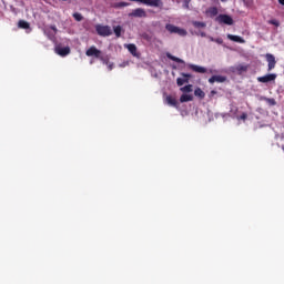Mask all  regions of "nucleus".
I'll use <instances>...</instances> for the list:
<instances>
[{"instance_id": "obj_1", "label": "nucleus", "mask_w": 284, "mask_h": 284, "mask_svg": "<svg viewBox=\"0 0 284 284\" xmlns=\"http://www.w3.org/2000/svg\"><path fill=\"white\" fill-rule=\"evenodd\" d=\"M165 30L170 32V34H179L180 37H185L187 34V31L185 29H181L174 24L168 23L165 26Z\"/></svg>"}, {"instance_id": "obj_2", "label": "nucleus", "mask_w": 284, "mask_h": 284, "mask_svg": "<svg viewBox=\"0 0 284 284\" xmlns=\"http://www.w3.org/2000/svg\"><path fill=\"white\" fill-rule=\"evenodd\" d=\"M95 31L99 37H111L112 34V28H110V26L97 24Z\"/></svg>"}, {"instance_id": "obj_3", "label": "nucleus", "mask_w": 284, "mask_h": 284, "mask_svg": "<svg viewBox=\"0 0 284 284\" xmlns=\"http://www.w3.org/2000/svg\"><path fill=\"white\" fill-rule=\"evenodd\" d=\"M216 22L224 23V26H234V19H232V17L227 14H220L216 18Z\"/></svg>"}, {"instance_id": "obj_4", "label": "nucleus", "mask_w": 284, "mask_h": 284, "mask_svg": "<svg viewBox=\"0 0 284 284\" xmlns=\"http://www.w3.org/2000/svg\"><path fill=\"white\" fill-rule=\"evenodd\" d=\"M87 57H95V59H100L103 61V57L101 55V50L97 49V47L92 45L85 51Z\"/></svg>"}, {"instance_id": "obj_5", "label": "nucleus", "mask_w": 284, "mask_h": 284, "mask_svg": "<svg viewBox=\"0 0 284 284\" xmlns=\"http://www.w3.org/2000/svg\"><path fill=\"white\" fill-rule=\"evenodd\" d=\"M143 6H149V8H160L163 9V0H142Z\"/></svg>"}, {"instance_id": "obj_6", "label": "nucleus", "mask_w": 284, "mask_h": 284, "mask_svg": "<svg viewBox=\"0 0 284 284\" xmlns=\"http://www.w3.org/2000/svg\"><path fill=\"white\" fill-rule=\"evenodd\" d=\"M129 16L135 17L138 19H143V18L148 17V13L145 12V9L138 8V9H134Z\"/></svg>"}, {"instance_id": "obj_7", "label": "nucleus", "mask_w": 284, "mask_h": 284, "mask_svg": "<svg viewBox=\"0 0 284 284\" xmlns=\"http://www.w3.org/2000/svg\"><path fill=\"white\" fill-rule=\"evenodd\" d=\"M258 83H270L271 81H276V73H270L264 77L257 78Z\"/></svg>"}, {"instance_id": "obj_8", "label": "nucleus", "mask_w": 284, "mask_h": 284, "mask_svg": "<svg viewBox=\"0 0 284 284\" xmlns=\"http://www.w3.org/2000/svg\"><path fill=\"white\" fill-rule=\"evenodd\" d=\"M266 61L268 63V72L276 68V58L272 53L266 54Z\"/></svg>"}, {"instance_id": "obj_9", "label": "nucleus", "mask_w": 284, "mask_h": 284, "mask_svg": "<svg viewBox=\"0 0 284 284\" xmlns=\"http://www.w3.org/2000/svg\"><path fill=\"white\" fill-rule=\"evenodd\" d=\"M182 77L184 78H178L176 79V83L181 88V85H183L184 83H189L190 79H192V74L190 73H182Z\"/></svg>"}, {"instance_id": "obj_10", "label": "nucleus", "mask_w": 284, "mask_h": 284, "mask_svg": "<svg viewBox=\"0 0 284 284\" xmlns=\"http://www.w3.org/2000/svg\"><path fill=\"white\" fill-rule=\"evenodd\" d=\"M225 81H227V78L223 75H212L209 79V83H225Z\"/></svg>"}, {"instance_id": "obj_11", "label": "nucleus", "mask_w": 284, "mask_h": 284, "mask_svg": "<svg viewBox=\"0 0 284 284\" xmlns=\"http://www.w3.org/2000/svg\"><path fill=\"white\" fill-rule=\"evenodd\" d=\"M189 68L193 72H197V74H205V72H207V69H205V67H199L196 64H190Z\"/></svg>"}, {"instance_id": "obj_12", "label": "nucleus", "mask_w": 284, "mask_h": 284, "mask_svg": "<svg viewBox=\"0 0 284 284\" xmlns=\"http://www.w3.org/2000/svg\"><path fill=\"white\" fill-rule=\"evenodd\" d=\"M55 52L60 57H68V54H70V47H64V48L57 47Z\"/></svg>"}, {"instance_id": "obj_13", "label": "nucleus", "mask_w": 284, "mask_h": 284, "mask_svg": "<svg viewBox=\"0 0 284 284\" xmlns=\"http://www.w3.org/2000/svg\"><path fill=\"white\" fill-rule=\"evenodd\" d=\"M227 39H230V41H234L235 43H245V39L240 36L227 34Z\"/></svg>"}, {"instance_id": "obj_14", "label": "nucleus", "mask_w": 284, "mask_h": 284, "mask_svg": "<svg viewBox=\"0 0 284 284\" xmlns=\"http://www.w3.org/2000/svg\"><path fill=\"white\" fill-rule=\"evenodd\" d=\"M168 105H172V108H179V102L172 95H168L165 99Z\"/></svg>"}, {"instance_id": "obj_15", "label": "nucleus", "mask_w": 284, "mask_h": 284, "mask_svg": "<svg viewBox=\"0 0 284 284\" xmlns=\"http://www.w3.org/2000/svg\"><path fill=\"white\" fill-rule=\"evenodd\" d=\"M250 65L247 64H237L235 67V71L239 72L240 74H243V72H247Z\"/></svg>"}, {"instance_id": "obj_16", "label": "nucleus", "mask_w": 284, "mask_h": 284, "mask_svg": "<svg viewBox=\"0 0 284 284\" xmlns=\"http://www.w3.org/2000/svg\"><path fill=\"white\" fill-rule=\"evenodd\" d=\"M194 97L190 95V94H182L180 97V103H187L190 101H193Z\"/></svg>"}, {"instance_id": "obj_17", "label": "nucleus", "mask_w": 284, "mask_h": 284, "mask_svg": "<svg viewBox=\"0 0 284 284\" xmlns=\"http://www.w3.org/2000/svg\"><path fill=\"white\" fill-rule=\"evenodd\" d=\"M126 50H129V52L133 55L136 57V44H126L125 45Z\"/></svg>"}, {"instance_id": "obj_18", "label": "nucleus", "mask_w": 284, "mask_h": 284, "mask_svg": "<svg viewBox=\"0 0 284 284\" xmlns=\"http://www.w3.org/2000/svg\"><path fill=\"white\" fill-rule=\"evenodd\" d=\"M18 28H21L22 30H29L30 23L26 20H20L18 22Z\"/></svg>"}, {"instance_id": "obj_19", "label": "nucleus", "mask_w": 284, "mask_h": 284, "mask_svg": "<svg viewBox=\"0 0 284 284\" xmlns=\"http://www.w3.org/2000/svg\"><path fill=\"white\" fill-rule=\"evenodd\" d=\"M168 59H170L171 61H175V63H185V61H183L182 59L172 55L171 53H166Z\"/></svg>"}, {"instance_id": "obj_20", "label": "nucleus", "mask_w": 284, "mask_h": 284, "mask_svg": "<svg viewBox=\"0 0 284 284\" xmlns=\"http://www.w3.org/2000/svg\"><path fill=\"white\" fill-rule=\"evenodd\" d=\"M194 94H195L196 97H199V99H205V92H203V90H202L201 88H196V89L194 90Z\"/></svg>"}, {"instance_id": "obj_21", "label": "nucleus", "mask_w": 284, "mask_h": 284, "mask_svg": "<svg viewBox=\"0 0 284 284\" xmlns=\"http://www.w3.org/2000/svg\"><path fill=\"white\" fill-rule=\"evenodd\" d=\"M113 32L115 37L119 39L121 37V32H123V28L121 26L113 27Z\"/></svg>"}, {"instance_id": "obj_22", "label": "nucleus", "mask_w": 284, "mask_h": 284, "mask_svg": "<svg viewBox=\"0 0 284 284\" xmlns=\"http://www.w3.org/2000/svg\"><path fill=\"white\" fill-rule=\"evenodd\" d=\"M209 14H211V17H216V14H219V9L216 7H211L207 10Z\"/></svg>"}, {"instance_id": "obj_23", "label": "nucleus", "mask_w": 284, "mask_h": 284, "mask_svg": "<svg viewBox=\"0 0 284 284\" xmlns=\"http://www.w3.org/2000/svg\"><path fill=\"white\" fill-rule=\"evenodd\" d=\"M230 113L232 114L233 119H235L236 116H239V115H236V114H239V106H233V108H231Z\"/></svg>"}, {"instance_id": "obj_24", "label": "nucleus", "mask_w": 284, "mask_h": 284, "mask_svg": "<svg viewBox=\"0 0 284 284\" xmlns=\"http://www.w3.org/2000/svg\"><path fill=\"white\" fill-rule=\"evenodd\" d=\"M180 90H181V92H192V84L182 87Z\"/></svg>"}, {"instance_id": "obj_25", "label": "nucleus", "mask_w": 284, "mask_h": 284, "mask_svg": "<svg viewBox=\"0 0 284 284\" xmlns=\"http://www.w3.org/2000/svg\"><path fill=\"white\" fill-rule=\"evenodd\" d=\"M193 26L194 28H205V22L194 21Z\"/></svg>"}, {"instance_id": "obj_26", "label": "nucleus", "mask_w": 284, "mask_h": 284, "mask_svg": "<svg viewBox=\"0 0 284 284\" xmlns=\"http://www.w3.org/2000/svg\"><path fill=\"white\" fill-rule=\"evenodd\" d=\"M270 26H275V28H278V26H281V22H278V20L276 19H272L268 21Z\"/></svg>"}, {"instance_id": "obj_27", "label": "nucleus", "mask_w": 284, "mask_h": 284, "mask_svg": "<svg viewBox=\"0 0 284 284\" xmlns=\"http://www.w3.org/2000/svg\"><path fill=\"white\" fill-rule=\"evenodd\" d=\"M73 19H75V21H81L83 19V16L79 12L73 13Z\"/></svg>"}, {"instance_id": "obj_28", "label": "nucleus", "mask_w": 284, "mask_h": 284, "mask_svg": "<svg viewBox=\"0 0 284 284\" xmlns=\"http://www.w3.org/2000/svg\"><path fill=\"white\" fill-rule=\"evenodd\" d=\"M237 121H247V113H242L241 116H236Z\"/></svg>"}, {"instance_id": "obj_29", "label": "nucleus", "mask_w": 284, "mask_h": 284, "mask_svg": "<svg viewBox=\"0 0 284 284\" xmlns=\"http://www.w3.org/2000/svg\"><path fill=\"white\" fill-rule=\"evenodd\" d=\"M266 101L270 105H276V100L274 99H267Z\"/></svg>"}, {"instance_id": "obj_30", "label": "nucleus", "mask_w": 284, "mask_h": 284, "mask_svg": "<svg viewBox=\"0 0 284 284\" xmlns=\"http://www.w3.org/2000/svg\"><path fill=\"white\" fill-rule=\"evenodd\" d=\"M211 41H215V43H223V39L221 38H217V39H214V38H211Z\"/></svg>"}, {"instance_id": "obj_31", "label": "nucleus", "mask_w": 284, "mask_h": 284, "mask_svg": "<svg viewBox=\"0 0 284 284\" xmlns=\"http://www.w3.org/2000/svg\"><path fill=\"white\" fill-rule=\"evenodd\" d=\"M50 28H51V30H53L54 33L57 34V32H58L57 26H51Z\"/></svg>"}, {"instance_id": "obj_32", "label": "nucleus", "mask_w": 284, "mask_h": 284, "mask_svg": "<svg viewBox=\"0 0 284 284\" xmlns=\"http://www.w3.org/2000/svg\"><path fill=\"white\" fill-rule=\"evenodd\" d=\"M125 6H128L126 2H120V8H125Z\"/></svg>"}, {"instance_id": "obj_33", "label": "nucleus", "mask_w": 284, "mask_h": 284, "mask_svg": "<svg viewBox=\"0 0 284 284\" xmlns=\"http://www.w3.org/2000/svg\"><path fill=\"white\" fill-rule=\"evenodd\" d=\"M278 3H280L281 6H284V0H278Z\"/></svg>"}, {"instance_id": "obj_34", "label": "nucleus", "mask_w": 284, "mask_h": 284, "mask_svg": "<svg viewBox=\"0 0 284 284\" xmlns=\"http://www.w3.org/2000/svg\"><path fill=\"white\" fill-rule=\"evenodd\" d=\"M185 8H190V3L189 2L185 3Z\"/></svg>"}, {"instance_id": "obj_35", "label": "nucleus", "mask_w": 284, "mask_h": 284, "mask_svg": "<svg viewBox=\"0 0 284 284\" xmlns=\"http://www.w3.org/2000/svg\"><path fill=\"white\" fill-rule=\"evenodd\" d=\"M109 70H112V64L109 65Z\"/></svg>"}]
</instances>
